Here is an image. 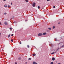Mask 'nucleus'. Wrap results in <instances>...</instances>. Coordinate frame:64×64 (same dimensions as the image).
<instances>
[{"instance_id":"1","label":"nucleus","mask_w":64,"mask_h":64,"mask_svg":"<svg viewBox=\"0 0 64 64\" xmlns=\"http://www.w3.org/2000/svg\"><path fill=\"white\" fill-rule=\"evenodd\" d=\"M4 25H8V22H4Z\"/></svg>"},{"instance_id":"2","label":"nucleus","mask_w":64,"mask_h":64,"mask_svg":"<svg viewBox=\"0 0 64 64\" xmlns=\"http://www.w3.org/2000/svg\"><path fill=\"white\" fill-rule=\"evenodd\" d=\"M42 33H39L38 34V36H42Z\"/></svg>"},{"instance_id":"3","label":"nucleus","mask_w":64,"mask_h":64,"mask_svg":"<svg viewBox=\"0 0 64 64\" xmlns=\"http://www.w3.org/2000/svg\"><path fill=\"white\" fill-rule=\"evenodd\" d=\"M36 4L35 2H34L33 4V6L34 7H35V4Z\"/></svg>"},{"instance_id":"4","label":"nucleus","mask_w":64,"mask_h":64,"mask_svg":"<svg viewBox=\"0 0 64 64\" xmlns=\"http://www.w3.org/2000/svg\"><path fill=\"white\" fill-rule=\"evenodd\" d=\"M46 34H47V33H46V32H45L43 33V34H42L43 35H46Z\"/></svg>"},{"instance_id":"5","label":"nucleus","mask_w":64,"mask_h":64,"mask_svg":"<svg viewBox=\"0 0 64 64\" xmlns=\"http://www.w3.org/2000/svg\"><path fill=\"white\" fill-rule=\"evenodd\" d=\"M56 53V52H53V53H51V54H54Z\"/></svg>"},{"instance_id":"6","label":"nucleus","mask_w":64,"mask_h":64,"mask_svg":"<svg viewBox=\"0 0 64 64\" xmlns=\"http://www.w3.org/2000/svg\"><path fill=\"white\" fill-rule=\"evenodd\" d=\"M52 60L54 61L55 60V58H52Z\"/></svg>"},{"instance_id":"7","label":"nucleus","mask_w":64,"mask_h":64,"mask_svg":"<svg viewBox=\"0 0 64 64\" xmlns=\"http://www.w3.org/2000/svg\"><path fill=\"white\" fill-rule=\"evenodd\" d=\"M36 55V54H32V56H35Z\"/></svg>"},{"instance_id":"8","label":"nucleus","mask_w":64,"mask_h":64,"mask_svg":"<svg viewBox=\"0 0 64 64\" xmlns=\"http://www.w3.org/2000/svg\"><path fill=\"white\" fill-rule=\"evenodd\" d=\"M33 64H37V63L36 62H33Z\"/></svg>"},{"instance_id":"9","label":"nucleus","mask_w":64,"mask_h":64,"mask_svg":"<svg viewBox=\"0 0 64 64\" xmlns=\"http://www.w3.org/2000/svg\"><path fill=\"white\" fill-rule=\"evenodd\" d=\"M52 29V28H48V30H50Z\"/></svg>"},{"instance_id":"10","label":"nucleus","mask_w":64,"mask_h":64,"mask_svg":"<svg viewBox=\"0 0 64 64\" xmlns=\"http://www.w3.org/2000/svg\"><path fill=\"white\" fill-rule=\"evenodd\" d=\"M18 60H20L21 59V58H18Z\"/></svg>"},{"instance_id":"11","label":"nucleus","mask_w":64,"mask_h":64,"mask_svg":"<svg viewBox=\"0 0 64 64\" xmlns=\"http://www.w3.org/2000/svg\"><path fill=\"white\" fill-rule=\"evenodd\" d=\"M40 8V6H38V9H39Z\"/></svg>"},{"instance_id":"12","label":"nucleus","mask_w":64,"mask_h":64,"mask_svg":"<svg viewBox=\"0 0 64 64\" xmlns=\"http://www.w3.org/2000/svg\"><path fill=\"white\" fill-rule=\"evenodd\" d=\"M7 6L6 5H4V7H6Z\"/></svg>"},{"instance_id":"13","label":"nucleus","mask_w":64,"mask_h":64,"mask_svg":"<svg viewBox=\"0 0 64 64\" xmlns=\"http://www.w3.org/2000/svg\"><path fill=\"white\" fill-rule=\"evenodd\" d=\"M50 64H53V62H50Z\"/></svg>"},{"instance_id":"14","label":"nucleus","mask_w":64,"mask_h":64,"mask_svg":"<svg viewBox=\"0 0 64 64\" xmlns=\"http://www.w3.org/2000/svg\"><path fill=\"white\" fill-rule=\"evenodd\" d=\"M59 50V48H58V49H57V50H56V52Z\"/></svg>"},{"instance_id":"15","label":"nucleus","mask_w":64,"mask_h":64,"mask_svg":"<svg viewBox=\"0 0 64 64\" xmlns=\"http://www.w3.org/2000/svg\"><path fill=\"white\" fill-rule=\"evenodd\" d=\"M27 46L28 48H29V45H28Z\"/></svg>"},{"instance_id":"16","label":"nucleus","mask_w":64,"mask_h":64,"mask_svg":"<svg viewBox=\"0 0 64 64\" xmlns=\"http://www.w3.org/2000/svg\"><path fill=\"white\" fill-rule=\"evenodd\" d=\"M10 34L8 35V38H10Z\"/></svg>"},{"instance_id":"17","label":"nucleus","mask_w":64,"mask_h":64,"mask_svg":"<svg viewBox=\"0 0 64 64\" xmlns=\"http://www.w3.org/2000/svg\"><path fill=\"white\" fill-rule=\"evenodd\" d=\"M25 1L26 2H28V0H25Z\"/></svg>"},{"instance_id":"18","label":"nucleus","mask_w":64,"mask_h":64,"mask_svg":"<svg viewBox=\"0 0 64 64\" xmlns=\"http://www.w3.org/2000/svg\"><path fill=\"white\" fill-rule=\"evenodd\" d=\"M56 8V6H53V8Z\"/></svg>"},{"instance_id":"19","label":"nucleus","mask_w":64,"mask_h":64,"mask_svg":"<svg viewBox=\"0 0 64 64\" xmlns=\"http://www.w3.org/2000/svg\"><path fill=\"white\" fill-rule=\"evenodd\" d=\"M10 30H12V28H10Z\"/></svg>"},{"instance_id":"20","label":"nucleus","mask_w":64,"mask_h":64,"mask_svg":"<svg viewBox=\"0 0 64 64\" xmlns=\"http://www.w3.org/2000/svg\"><path fill=\"white\" fill-rule=\"evenodd\" d=\"M8 8H10V5H8Z\"/></svg>"},{"instance_id":"21","label":"nucleus","mask_w":64,"mask_h":64,"mask_svg":"<svg viewBox=\"0 0 64 64\" xmlns=\"http://www.w3.org/2000/svg\"><path fill=\"white\" fill-rule=\"evenodd\" d=\"M11 42H13V40L12 39L11 40Z\"/></svg>"},{"instance_id":"22","label":"nucleus","mask_w":64,"mask_h":64,"mask_svg":"<svg viewBox=\"0 0 64 64\" xmlns=\"http://www.w3.org/2000/svg\"><path fill=\"white\" fill-rule=\"evenodd\" d=\"M54 28H55V26H53V28L54 29Z\"/></svg>"},{"instance_id":"23","label":"nucleus","mask_w":64,"mask_h":64,"mask_svg":"<svg viewBox=\"0 0 64 64\" xmlns=\"http://www.w3.org/2000/svg\"><path fill=\"white\" fill-rule=\"evenodd\" d=\"M11 36H13V34H12V35H11Z\"/></svg>"},{"instance_id":"24","label":"nucleus","mask_w":64,"mask_h":64,"mask_svg":"<svg viewBox=\"0 0 64 64\" xmlns=\"http://www.w3.org/2000/svg\"><path fill=\"white\" fill-rule=\"evenodd\" d=\"M29 60H31V58H29Z\"/></svg>"},{"instance_id":"25","label":"nucleus","mask_w":64,"mask_h":64,"mask_svg":"<svg viewBox=\"0 0 64 64\" xmlns=\"http://www.w3.org/2000/svg\"><path fill=\"white\" fill-rule=\"evenodd\" d=\"M4 14H5H5H6V13H4Z\"/></svg>"},{"instance_id":"26","label":"nucleus","mask_w":64,"mask_h":64,"mask_svg":"<svg viewBox=\"0 0 64 64\" xmlns=\"http://www.w3.org/2000/svg\"><path fill=\"white\" fill-rule=\"evenodd\" d=\"M64 46H62V48H63L64 47Z\"/></svg>"},{"instance_id":"27","label":"nucleus","mask_w":64,"mask_h":64,"mask_svg":"<svg viewBox=\"0 0 64 64\" xmlns=\"http://www.w3.org/2000/svg\"><path fill=\"white\" fill-rule=\"evenodd\" d=\"M15 64H17V63L16 62H15Z\"/></svg>"},{"instance_id":"28","label":"nucleus","mask_w":64,"mask_h":64,"mask_svg":"<svg viewBox=\"0 0 64 64\" xmlns=\"http://www.w3.org/2000/svg\"><path fill=\"white\" fill-rule=\"evenodd\" d=\"M47 1H50V0H47Z\"/></svg>"},{"instance_id":"29","label":"nucleus","mask_w":64,"mask_h":64,"mask_svg":"<svg viewBox=\"0 0 64 64\" xmlns=\"http://www.w3.org/2000/svg\"><path fill=\"white\" fill-rule=\"evenodd\" d=\"M6 0H4V1H5Z\"/></svg>"},{"instance_id":"30","label":"nucleus","mask_w":64,"mask_h":64,"mask_svg":"<svg viewBox=\"0 0 64 64\" xmlns=\"http://www.w3.org/2000/svg\"><path fill=\"white\" fill-rule=\"evenodd\" d=\"M20 44H21L22 43L21 42H20Z\"/></svg>"},{"instance_id":"31","label":"nucleus","mask_w":64,"mask_h":64,"mask_svg":"<svg viewBox=\"0 0 64 64\" xmlns=\"http://www.w3.org/2000/svg\"><path fill=\"white\" fill-rule=\"evenodd\" d=\"M1 23H0V24L1 25Z\"/></svg>"},{"instance_id":"32","label":"nucleus","mask_w":64,"mask_h":64,"mask_svg":"<svg viewBox=\"0 0 64 64\" xmlns=\"http://www.w3.org/2000/svg\"><path fill=\"white\" fill-rule=\"evenodd\" d=\"M60 23H58V24H60Z\"/></svg>"},{"instance_id":"33","label":"nucleus","mask_w":64,"mask_h":64,"mask_svg":"<svg viewBox=\"0 0 64 64\" xmlns=\"http://www.w3.org/2000/svg\"><path fill=\"white\" fill-rule=\"evenodd\" d=\"M58 64H60V63H58Z\"/></svg>"},{"instance_id":"34","label":"nucleus","mask_w":64,"mask_h":64,"mask_svg":"<svg viewBox=\"0 0 64 64\" xmlns=\"http://www.w3.org/2000/svg\"><path fill=\"white\" fill-rule=\"evenodd\" d=\"M15 22H14V23H15Z\"/></svg>"},{"instance_id":"35","label":"nucleus","mask_w":64,"mask_h":64,"mask_svg":"<svg viewBox=\"0 0 64 64\" xmlns=\"http://www.w3.org/2000/svg\"><path fill=\"white\" fill-rule=\"evenodd\" d=\"M11 5L12 4V3H11Z\"/></svg>"},{"instance_id":"36","label":"nucleus","mask_w":64,"mask_h":64,"mask_svg":"<svg viewBox=\"0 0 64 64\" xmlns=\"http://www.w3.org/2000/svg\"><path fill=\"white\" fill-rule=\"evenodd\" d=\"M0 35H1V33H0Z\"/></svg>"},{"instance_id":"37","label":"nucleus","mask_w":64,"mask_h":64,"mask_svg":"<svg viewBox=\"0 0 64 64\" xmlns=\"http://www.w3.org/2000/svg\"><path fill=\"white\" fill-rule=\"evenodd\" d=\"M26 21H27V20H26Z\"/></svg>"}]
</instances>
